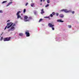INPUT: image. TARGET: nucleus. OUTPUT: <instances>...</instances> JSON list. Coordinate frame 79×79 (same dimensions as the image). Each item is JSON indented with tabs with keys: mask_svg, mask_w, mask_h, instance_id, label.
Returning a JSON list of instances; mask_svg holds the SVG:
<instances>
[{
	"mask_svg": "<svg viewBox=\"0 0 79 79\" xmlns=\"http://www.w3.org/2000/svg\"><path fill=\"white\" fill-rule=\"evenodd\" d=\"M15 23H13V22H9L7 23V26H6L4 28V30H6V28L7 29H9L8 30V31H14L15 29Z\"/></svg>",
	"mask_w": 79,
	"mask_h": 79,
	"instance_id": "obj_1",
	"label": "nucleus"
},
{
	"mask_svg": "<svg viewBox=\"0 0 79 79\" xmlns=\"http://www.w3.org/2000/svg\"><path fill=\"white\" fill-rule=\"evenodd\" d=\"M20 14H21V11H19L17 13V19H19L20 18L21 19H23V18L21 17V16H20Z\"/></svg>",
	"mask_w": 79,
	"mask_h": 79,
	"instance_id": "obj_2",
	"label": "nucleus"
},
{
	"mask_svg": "<svg viewBox=\"0 0 79 79\" xmlns=\"http://www.w3.org/2000/svg\"><path fill=\"white\" fill-rule=\"evenodd\" d=\"M60 11H64L65 13H69V12H71V10H68L67 9H62L60 10Z\"/></svg>",
	"mask_w": 79,
	"mask_h": 79,
	"instance_id": "obj_3",
	"label": "nucleus"
},
{
	"mask_svg": "<svg viewBox=\"0 0 79 79\" xmlns=\"http://www.w3.org/2000/svg\"><path fill=\"white\" fill-rule=\"evenodd\" d=\"M56 40L57 42H61V41H62V40H61V38L60 37H57L56 39Z\"/></svg>",
	"mask_w": 79,
	"mask_h": 79,
	"instance_id": "obj_4",
	"label": "nucleus"
},
{
	"mask_svg": "<svg viewBox=\"0 0 79 79\" xmlns=\"http://www.w3.org/2000/svg\"><path fill=\"white\" fill-rule=\"evenodd\" d=\"M24 20L25 22L29 21V20H28V17L26 15L24 16Z\"/></svg>",
	"mask_w": 79,
	"mask_h": 79,
	"instance_id": "obj_5",
	"label": "nucleus"
},
{
	"mask_svg": "<svg viewBox=\"0 0 79 79\" xmlns=\"http://www.w3.org/2000/svg\"><path fill=\"white\" fill-rule=\"evenodd\" d=\"M11 39L10 37L9 38H6L4 39V41H9Z\"/></svg>",
	"mask_w": 79,
	"mask_h": 79,
	"instance_id": "obj_6",
	"label": "nucleus"
},
{
	"mask_svg": "<svg viewBox=\"0 0 79 79\" xmlns=\"http://www.w3.org/2000/svg\"><path fill=\"white\" fill-rule=\"evenodd\" d=\"M26 34V35L27 37H29V31H27L25 32Z\"/></svg>",
	"mask_w": 79,
	"mask_h": 79,
	"instance_id": "obj_7",
	"label": "nucleus"
},
{
	"mask_svg": "<svg viewBox=\"0 0 79 79\" xmlns=\"http://www.w3.org/2000/svg\"><path fill=\"white\" fill-rule=\"evenodd\" d=\"M48 26L50 27H54V25L52 24L51 23H49L48 24Z\"/></svg>",
	"mask_w": 79,
	"mask_h": 79,
	"instance_id": "obj_8",
	"label": "nucleus"
},
{
	"mask_svg": "<svg viewBox=\"0 0 79 79\" xmlns=\"http://www.w3.org/2000/svg\"><path fill=\"white\" fill-rule=\"evenodd\" d=\"M12 3H13V2H10L9 3H8L6 6H10V5H11V4Z\"/></svg>",
	"mask_w": 79,
	"mask_h": 79,
	"instance_id": "obj_9",
	"label": "nucleus"
},
{
	"mask_svg": "<svg viewBox=\"0 0 79 79\" xmlns=\"http://www.w3.org/2000/svg\"><path fill=\"white\" fill-rule=\"evenodd\" d=\"M57 22H59L60 23H63V22H64V21H62L61 19H57Z\"/></svg>",
	"mask_w": 79,
	"mask_h": 79,
	"instance_id": "obj_10",
	"label": "nucleus"
},
{
	"mask_svg": "<svg viewBox=\"0 0 79 79\" xmlns=\"http://www.w3.org/2000/svg\"><path fill=\"white\" fill-rule=\"evenodd\" d=\"M19 35L21 36V37H23L24 35V34L23 33H19Z\"/></svg>",
	"mask_w": 79,
	"mask_h": 79,
	"instance_id": "obj_11",
	"label": "nucleus"
},
{
	"mask_svg": "<svg viewBox=\"0 0 79 79\" xmlns=\"http://www.w3.org/2000/svg\"><path fill=\"white\" fill-rule=\"evenodd\" d=\"M60 18H63V17H64V15H63V14H60Z\"/></svg>",
	"mask_w": 79,
	"mask_h": 79,
	"instance_id": "obj_12",
	"label": "nucleus"
},
{
	"mask_svg": "<svg viewBox=\"0 0 79 79\" xmlns=\"http://www.w3.org/2000/svg\"><path fill=\"white\" fill-rule=\"evenodd\" d=\"M41 14H43V13H44V9H42L41 10Z\"/></svg>",
	"mask_w": 79,
	"mask_h": 79,
	"instance_id": "obj_13",
	"label": "nucleus"
},
{
	"mask_svg": "<svg viewBox=\"0 0 79 79\" xmlns=\"http://www.w3.org/2000/svg\"><path fill=\"white\" fill-rule=\"evenodd\" d=\"M28 20H29V21L31 19H32V18L31 17H30L29 18H28Z\"/></svg>",
	"mask_w": 79,
	"mask_h": 79,
	"instance_id": "obj_14",
	"label": "nucleus"
},
{
	"mask_svg": "<svg viewBox=\"0 0 79 79\" xmlns=\"http://www.w3.org/2000/svg\"><path fill=\"white\" fill-rule=\"evenodd\" d=\"M34 3H32L31 4V6L32 7H34Z\"/></svg>",
	"mask_w": 79,
	"mask_h": 79,
	"instance_id": "obj_15",
	"label": "nucleus"
},
{
	"mask_svg": "<svg viewBox=\"0 0 79 79\" xmlns=\"http://www.w3.org/2000/svg\"><path fill=\"white\" fill-rule=\"evenodd\" d=\"M50 16L44 17V18H47V19H48V18H50Z\"/></svg>",
	"mask_w": 79,
	"mask_h": 79,
	"instance_id": "obj_16",
	"label": "nucleus"
},
{
	"mask_svg": "<svg viewBox=\"0 0 79 79\" xmlns=\"http://www.w3.org/2000/svg\"><path fill=\"white\" fill-rule=\"evenodd\" d=\"M48 6H49V4H47V5H46L45 7H48Z\"/></svg>",
	"mask_w": 79,
	"mask_h": 79,
	"instance_id": "obj_17",
	"label": "nucleus"
},
{
	"mask_svg": "<svg viewBox=\"0 0 79 79\" xmlns=\"http://www.w3.org/2000/svg\"><path fill=\"white\" fill-rule=\"evenodd\" d=\"M6 2H7V1H3V2L2 3H5Z\"/></svg>",
	"mask_w": 79,
	"mask_h": 79,
	"instance_id": "obj_18",
	"label": "nucleus"
},
{
	"mask_svg": "<svg viewBox=\"0 0 79 79\" xmlns=\"http://www.w3.org/2000/svg\"><path fill=\"white\" fill-rule=\"evenodd\" d=\"M53 15L52 14H51L50 16H50V17H51V18H52V17H53Z\"/></svg>",
	"mask_w": 79,
	"mask_h": 79,
	"instance_id": "obj_19",
	"label": "nucleus"
},
{
	"mask_svg": "<svg viewBox=\"0 0 79 79\" xmlns=\"http://www.w3.org/2000/svg\"><path fill=\"white\" fill-rule=\"evenodd\" d=\"M42 20L43 19H40L39 21V22L40 23V22H41Z\"/></svg>",
	"mask_w": 79,
	"mask_h": 79,
	"instance_id": "obj_20",
	"label": "nucleus"
},
{
	"mask_svg": "<svg viewBox=\"0 0 79 79\" xmlns=\"http://www.w3.org/2000/svg\"><path fill=\"white\" fill-rule=\"evenodd\" d=\"M47 3H50V0H47Z\"/></svg>",
	"mask_w": 79,
	"mask_h": 79,
	"instance_id": "obj_21",
	"label": "nucleus"
},
{
	"mask_svg": "<svg viewBox=\"0 0 79 79\" xmlns=\"http://www.w3.org/2000/svg\"><path fill=\"white\" fill-rule=\"evenodd\" d=\"M52 14L53 16H54V15H55V13L54 12H53L52 13Z\"/></svg>",
	"mask_w": 79,
	"mask_h": 79,
	"instance_id": "obj_22",
	"label": "nucleus"
},
{
	"mask_svg": "<svg viewBox=\"0 0 79 79\" xmlns=\"http://www.w3.org/2000/svg\"><path fill=\"white\" fill-rule=\"evenodd\" d=\"M51 27L52 30H53V31H54V30H55V28L53 27Z\"/></svg>",
	"mask_w": 79,
	"mask_h": 79,
	"instance_id": "obj_23",
	"label": "nucleus"
},
{
	"mask_svg": "<svg viewBox=\"0 0 79 79\" xmlns=\"http://www.w3.org/2000/svg\"><path fill=\"white\" fill-rule=\"evenodd\" d=\"M56 16H58V15H59V14H58V13H56Z\"/></svg>",
	"mask_w": 79,
	"mask_h": 79,
	"instance_id": "obj_24",
	"label": "nucleus"
},
{
	"mask_svg": "<svg viewBox=\"0 0 79 79\" xmlns=\"http://www.w3.org/2000/svg\"><path fill=\"white\" fill-rule=\"evenodd\" d=\"M68 27L69 28H71V25H68Z\"/></svg>",
	"mask_w": 79,
	"mask_h": 79,
	"instance_id": "obj_25",
	"label": "nucleus"
},
{
	"mask_svg": "<svg viewBox=\"0 0 79 79\" xmlns=\"http://www.w3.org/2000/svg\"><path fill=\"white\" fill-rule=\"evenodd\" d=\"M3 37H1V39H0V40L1 41H2V40H3Z\"/></svg>",
	"mask_w": 79,
	"mask_h": 79,
	"instance_id": "obj_26",
	"label": "nucleus"
},
{
	"mask_svg": "<svg viewBox=\"0 0 79 79\" xmlns=\"http://www.w3.org/2000/svg\"><path fill=\"white\" fill-rule=\"evenodd\" d=\"M3 11H2V10H0V13H3Z\"/></svg>",
	"mask_w": 79,
	"mask_h": 79,
	"instance_id": "obj_27",
	"label": "nucleus"
},
{
	"mask_svg": "<svg viewBox=\"0 0 79 79\" xmlns=\"http://www.w3.org/2000/svg\"><path fill=\"white\" fill-rule=\"evenodd\" d=\"M25 12H26V9H24V10H23V13H25Z\"/></svg>",
	"mask_w": 79,
	"mask_h": 79,
	"instance_id": "obj_28",
	"label": "nucleus"
},
{
	"mask_svg": "<svg viewBox=\"0 0 79 79\" xmlns=\"http://www.w3.org/2000/svg\"><path fill=\"white\" fill-rule=\"evenodd\" d=\"M34 13H35V14H36V13H37V11H34Z\"/></svg>",
	"mask_w": 79,
	"mask_h": 79,
	"instance_id": "obj_29",
	"label": "nucleus"
},
{
	"mask_svg": "<svg viewBox=\"0 0 79 79\" xmlns=\"http://www.w3.org/2000/svg\"><path fill=\"white\" fill-rule=\"evenodd\" d=\"M72 14H74L75 13L74 11L72 12Z\"/></svg>",
	"mask_w": 79,
	"mask_h": 79,
	"instance_id": "obj_30",
	"label": "nucleus"
},
{
	"mask_svg": "<svg viewBox=\"0 0 79 79\" xmlns=\"http://www.w3.org/2000/svg\"><path fill=\"white\" fill-rule=\"evenodd\" d=\"M10 20H8L7 21V23H8V22H10Z\"/></svg>",
	"mask_w": 79,
	"mask_h": 79,
	"instance_id": "obj_31",
	"label": "nucleus"
},
{
	"mask_svg": "<svg viewBox=\"0 0 79 79\" xmlns=\"http://www.w3.org/2000/svg\"><path fill=\"white\" fill-rule=\"evenodd\" d=\"M27 5H28V3H26V6H27Z\"/></svg>",
	"mask_w": 79,
	"mask_h": 79,
	"instance_id": "obj_32",
	"label": "nucleus"
},
{
	"mask_svg": "<svg viewBox=\"0 0 79 79\" xmlns=\"http://www.w3.org/2000/svg\"><path fill=\"white\" fill-rule=\"evenodd\" d=\"M40 2H42V0H40Z\"/></svg>",
	"mask_w": 79,
	"mask_h": 79,
	"instance_id": "obj_33",
	"label": "nucleus"
},
{
	"mask_svg": "<svg viewBox=\"0 0 79 79\" xmlns=\"http://www.w3.org/2000/svg\"><path fill=\"white\" fill-rule=\"evenodd\" d=\"M21 15V16H23V14H22Z\"/></svg>",
	"mask_w": 79,
	"mask_h": 79,
	"instance_id": "obj_34",
	"label": "nucleus"
},
{
	"mask_svg": "<svg viewBox=\"0 0 79 79\" xmlns=\"http://www.w3.org/2000/svg\"><path fill=\"white\" fill-rule=\"evenodd\" d=\"M45 0H43V2H45Z\"/></svg>",
	"mask_w": 79,
	"mask_h": 79,
	"instance_id": "obj_35",
	"label": "nucleus"
},
{
	"mask_svg": "<svg viewBox=\"0 0 79 79\" xmlns=\"http://www.w3.org/2000/svg\"><path fill=\"white\" fill-rule=\"evenodd\" d=\"M40 5H42V3H41V4H40Z\"/></svg>",
	"mask_w": 79,
	"mask_h": 79,
	"instance_id": "obj_36",
	"label": "nucleus"
},
{
	"mask_svg": "<svg viewBox=\"0 0 79 79\" xmlns=\"http://www.w3.org/2000/svg\"><path fill=\"white\" fill-rule=\"evenodd\" d=\"M13 0H10V1H12Z\"/></svg>",
	"mask_w": 79,
	"mask_h": 79,
	"instance_id": "obj_37",
	"label": "nucleus"
},
{
	"mask_svg": "<svg viewBox=\"0 0 79 79\" xmlns=\"http://www.w3.org/2000/svg\"><path fill=\"white\" fill-rule=\"evenodd\" d=\"M2 34H3V33H2V34L1 35H2Z\"/></svg>",
	"mask_w": 79,
	"mask_h": 79,
	"instance_id": "obj_38",
	"label": "nucleus"
},
{
	"mask_svg": "<svg viewBox=\"0 0 79 79\" xmlns=\"http://www.w3.org/2000/svg\"><path fill=\"white\" fill-rule=\"evenodd\" d=\"M0 37H1V36H0Z\"/></svg>",
	"mask_w": 79,
	"mask_h": 79,
	"instance_id": "obj_39",
	"label": "nucleus"
}]
</instances>
